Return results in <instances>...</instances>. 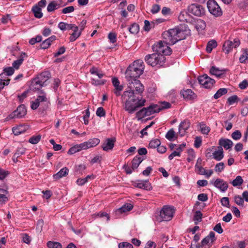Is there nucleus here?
Here are the masks:
<instances>
[{
  "mask_svg": "<svg viewBox=\"0 0 248 248\" xmlns=\"http://www.w3.org/2000/svg\"><path fill=\"white\" fill-rule=\"evenodd\" d=\"M186 31L178 28H174L164 32L163 38L166 42L160 41L152 46V49L158 54L164 55H170L171 49L167 45H173L178 41L186 38Z\"/></svg>",
  "mask_w": 248,
  "mask_h": 248,
  "instance_id": "f257e3e1",
  "label": "nucleus"
},
{
  "mask_svg": "<svg viewBox=\"0 0 248 248\" xmlns=\"http://www.w3.org/2000/svg\"><path fill=\"white\" fill-rule=\"evenodd\" d=\"M123 101H124V109L129 113L132 114L136 111L139 108L145 105L146 100L141 98L136 99L133 90L124 91L122 96Z\"/></svg>",
  "mask_w": 248,
  "mask_h": 248,
  "instance_id": "f03ea898",
  "label": "nucleus"
},
{
  "mask_svg": "<svg viewBox=\"0 0 248 248\" xmlns=\"http://www.w3.org/2000/svg\"><path fill=\"white\" fill-rule=\"evenodd\" d=\"M144 65L142 60L134 61L127 68L125 73V78L127 84H131L132 82L138 80V78L143 74Z\"/></svg>",
  "mask_w": 248,
  "mask_h": 248,
  "instance_id": "7ed1b4c3",
  "label": "nucleus"
},
{
  "mask_svg": "<svg viewBox=\"0 0 248 248\" xmlns=\"http://www.w3.org/2000/svg\"><path fill=\"white\" fill-rule=\"evenodd\" d=\"M145 62L149 65L159 67L165 63V57L162 54L157 53L147 55L144 58Z\"/></svg>",
  "mask_w": 248,
  "mask_h": 248,
  "instance_id": "20e7f679",
  "label": "nucleus"
},
{
  "mask_svg": "<svg viewBox=\"0 0 248 248\" xmlns=\"http://www.w3.org/2000/svg\"><path fill=\"white\" fill-rule=\"evenodd\" d=\"M174 213V209L173 207L164 205L160 210L159 216L156 217V219L159 222L170 221L172 219Z\"/></svg>",
  "mask_w": 248,
  "mask_h": 248,
  "instance_id": "39448f33",
  "label": "nucleus"
},
{
  "mask_svg": "<svg viewBox=\"0 0 248 248\" xmlns=\"http://www.w3.org/2000/svg\"><path fill=\"white\" fill-rule=\"evenodd\" d=\"M49 104V101L45 93H42L39 95L34 101L31 102V108L34 110L39 106H42L44 108H47Z\"/></svg>",
  "mask_w": 248,
  "mask_h": 248,
  "instance_id": "423d86ee",
  "label": "nucleus"
},
{
  "mask_svg": "<svg viewBox=\"0 0 248 248\" xmlns=\"http://www.w3.org/2000/svg\"><path fill=\"white\" fill-rule=\"evenodd\" d=\"M207 6L209 12L215 16H219L222 15V10L215 0H209L207 3Z\"/></svg>",
  "mask_w": 248,
  "mask_h": 248,
  "instance_id": "0eeeda50",
  "label": "nucleus"
},
{
  "mask_svg": "<svg viewBox=\"0 0 248 248\" xmlns=\"http://www.w3.org/2000/svg\"><path fill=\"white\" fill-rule=\"evenodd\" d=\"M187 11L189 13L197 16H201L204 14L205 10L200 5L192 4L188 7Z\"/></svg>",
  "mask_w": 248,
  "mask_h": 248,
  "instance_id": "6e6552de",
  "label": "nucleus"
},
{
  "mask_svg": "<svg viewBox=\"0 0 248 248\" xmlns=\"http://www.w3.org/2000/svg\"><path fill=\"white\" fill-rule=\"evenodd\" d=\"M198 81L200 84L204 88L210 89L215 83L214 79L210 78L207 75H203L198 78Z\"/></svg>",
  "mask_w": 248,
  "mask_h": 248,
  "instance_id": "1a4fd4ad",
  "label": "nucleus"
},
{
  "mask_svg": "<svg viewBox=\"0 0 248 248\" xmlns=\"http://www.w3.org/2000/svg\"><path fill=\"white\" fill-rule=\"evenodd\" d=\"M240 44V41L238 39H234L233 41L231 40L226 41L223 46L222 50L226 53H228L232 48L238 46Z\"/></svg>",
  "mask_w": 248,
  "mask_h": 248,
  "instance_id": "9d476101",
  "label": "nucleus"
},
{
  "mask_svg": "<svg viewBox=\"0 0 248 248\" xmlns=\"http://www.w3.org/2000/svg\"><path fill=\"white\" fill-rule=\"evenodd\" d=\"M27 110L24 105H21L17 108V109L10 114L8 118L12 119L14 118H20L26 115Z\"/></svg>",
  "mask_w": 248,
  "mask_h": 248,
  "instance_id": "9b49d317",
  "label": "nucleus"
},
{
  "mask_svg": "<svg viewBox=\"0 0 248 248\" xmlns=\"http://www.w3.org/2000/svg\"><path fill=\"white\" fill-rule=\"evenodd\" d=\"M128 88L130 89L129 90L134 91V94H141L144 90V86L140 83V80H136L135 81L132 82L131 84H127Z\"/></svg>",
  "mask_w": 248,
  "mask_h": 248,
  "instance_id": "f8f14e48",
  "label": "nucleus"
},
{
  "mask_svg": "<svg viewBox=\"0 0 248 248\" xmlns=\"http://www.w3.org/2000/svg\"><path fill=\"white\" fill-rule=\"evenodd\" d=\"M134 186L148 191L152 189V185L148 181L137 180L134 183Z\"/></svg>",
  "mask_w": 248,
  "mask_h": 248,
  "instance_id": "ddd939ff",
  "label": "nucleus"
},
{
  "mask_svg": "<svg viewBox=\"0 0 248 248\" xmlns=\"http://www.w3.org/2000/svg\"><path fill=\"white\" fill-rule=\"evenodd\" d=\"M100 141V140L98 138L90 139L88 141L81 143V145L83 150H87L96 146Z\"/></svg>",
  "mask_w": 248,
  "mask_h": 248,
  "instance_id": "4468645a",
  "label": "nucleus"
},
{
  "mask_svg": "<svg viewBox=\"0 0 248 248\" xmlns=\"http://www.w3.org/2000/svg\"><path fill=\"white\" fill-rule=\"evenodd\" d=\"M115 142V138L107 139L105 142H104L102 145L103 150L105 151H108L109 150H112L114 146Z\"/></svg>",
  "mask_w": 248,
  "mask_h": 248,
  "instance_id": "2eb2a0df",
  "label": "nucleus"
},
{
  "mask_svg": "<svg viewBox=\"0 0 248 248\" xmlns=\"http://www.w3.org/2000/svg\"><path fill=\"white\" fill-rule=\"evenodd\" d=\"M213 185L222 192L226 191L228 187V183L219 178L216 179L214 182Z\"/></svg>",
  "mask_w": 248,
  "mask_h": 248,
  "instance_id": "dca6fc26",
  "label": "nucleus"
},
{
  "mask_svg": "<svg viewBox=\"0 0 248 248\" xmlns=\"http://www.w3.org/2000/svg\"><path fill=\"white\" fill-rule=\"evenodd\" d=\"M112 82L113 85L115 87L113 92L117 95L119 96L121 95V92L123 90V86L120 85V82L117 78H113L112 79Z\"/></svg>",
  "mask_w": 248,
  "mask_h": 248,
  "instance_id": "f3484780",
  "label": "nucleus"
},
{
  "mask_svg": "<svg viewBox=\"0 0 248 248\" xmlns=\"http://www.w3.org/2000/svg\"><path fill=\"white\" fill-rule=\"evenodd\" d=\"M190 125V121L187 119L184 120L180 123L179 126V133L181 136H183L185 134Z\"/></svg>",
  "mask_w": 248,
  "mask_h": 248,
  "instance_id": "a211bd4d",
  "label": "nucleus"
},
{
  "mask_svg": "<svg viewBox=\"0 0 248 248\" xmlns=\"http://www.w3.org/2000/svg\"><path fill=\"white\" fill-rule=\"evenodd\" d=\"M27 57L28 56L26 53L21 52L18 59L12 63V67L14 69H18L25 59L27 58Z\"/></svg>",
  "mask_w": 248,
  "mask_h": 248,
  "instance_id": "6ab92c4d",
  "label": "nucleus"
},
{
  "mask_svg": "<svg viewBox=\"0 0 248 248\" xmlns=\"http://www.w3.org/2000/svg\"><path fill=\"white\" fill-rule=\"evenodd\" d=\"M62 0H60L59 2H58L55 0L51 1L47 7V11L48 12H51L63 6L64 5H62Z\"/></svg>",
  "mask_w": 248,
  "mask_h": 248,
  "instance_id": "aec40b11",
  "label": "nucleus"
},
{
  "mask_svg": "<svg viewBox=\"0 0 248 248\" xmlns=\"http://www.w3.org/2000/svg\"><path fill=\"white\" fill-rule=\"evenodd\" d=\"M219 144L223 146L225 149L228 150L232 147L233 142L229 139L221 138L219 140Z\"/></svg>",
  "mask_w": 248,
  "mask_h": 248,
  "instance_id": "412c9836",
  "label": "nucleus"
},
{
  "mask_svg": "<svg viewBox=\"0 0 248 248\" xmlns=\"http://www.w3.org/2000/svg\"><path fill=\"white\" fill-rule=\"evenodd\" d=\"M69 170L66 167L62 168L58 172L53 175V177L55 180H59L60 178L68 175Z\"/></svg>",
  "mask_w": 248,
  "mask_h": 248,
  "instance_id": "4be33fe9",
  "label": "nucleus"
},
{
  "mask_svg": "<svg viewBox=\"0 0 248 248\" xmlns=\"http://www.w3.org/2000/svg\"><path fill=\"white\" fill-rule=\"evenodd\" d=\"M50 76V73L47 71H45L42 72L37 78H38V79H39V80L44 85V86H45L46 85V82L49 78Z\"/></svg>",
  "mask_w": 248,
  "mask_h": 248,
  "instance_id": "5701e85b",
  "label": "nucleus"
},
{
  "mask_svg": "<svg viewBox=\"0 0 248 248\" xmlns=\"http://www.w3.org/2000/svg\"><path fill=\"white\" fill-rule=\"evenodd\" d=\"M27 129V126L24 125H20L16 127H14L12 129V131L15 135L17 136L24 133Z\"/></svg>",
  "mask_w": 248,
  "mask_h": 248,
  "instance_id": "b1692460",
  "label": "nucleus"
},
{
  "mask_svg": "<svg viewBox=\"0 0 248 248\" xmlns=\"http://www.w3.org/2000/svg\"><path fill=\"white\" fill-rule=\"evenodd\" d=\"M147 112V115L150 116L155 113H157L160 111V108L158 105H151L147 108H145Z\"/></svg>",
  "mask_w": 248,
  "mask_h": 248,
  "instance_id": "393cba45",
  "label": "nucleus"
},
{
  "mask_svg": "<svg viewBox=\"0 0 248 248\" xmlns=\"http://www.w3.org/2000/svg\"><path fill=\"white\" fill-rule=\"evenodd\" d=\"M143 158L139 155L136 156L132 160V168L133 170L138 168L139 165L143 161Z\"/></svg>",
  "mask_w": 248,
  "mask_h": 248,
  "instance_id": "a878e982",
  "label": "nucleus"
},
{
  "mask_svg": "<svg viewBox=\"0 0 248 248\" xmlns=\"http://www.w3.org/2000/svg\"><path fill=\"white\" fill-rule=\"evenodd\" d=\"M181 94L185 98L189 100L193 99L195 95L191 89L183 90L181 91Z\"/></svg>",
  "mask_w": 248,
  "mask_h": 248,
  "instance_id": "bb28decb",
  "label": "nucleus"
},
{
  "mask_svg": "<svg viewBox=\"0 0 248 248\" xmlns=\"http://www.w3.org/2000/svg\"><path fill=\"white\" fill-rule=\"evenodd\" d=\"M225 70H220L215 66H212L210 70V72L212 75H215L217 77H220L224 74Z\"/></svg>",
  "mask_w": 248,
  "mask_h": 248,
  "instance_id": "cd10ccee",
  "label": "nucleus"
},
{
  "mask_svg": "<svg viewBox=\"0 0 248 248\" xmlns=\"http://www.w3.org/2000/svg\"><path fill=\"white\" fill-rule=\"evenodd\" d=\"M90 72L92 75L97 76L99 79L102 78L104 76V73L96 67H92L90 70Z\"/></svg>",
  "mask_w": 248,
  "mask_h": 248,
  "instance_id": "c85d7f7f",
  "label": "nucleus"
},
{
  "mask_svg": "<svg viewBox=\"0 0 248 248\" xmlns=\"http://www.w3.org/2000/svg\"><path fill=\"white\" fill-rule=\"evenodd\" d=\"M82 150L83 149L81 143L76 144L69 149L68 151V154L69 155H73L77 152H79Z\"/></svg>",
  "mask_w": 248,
  "mask_h": 248,
  "instance_id": "c756f323",
  "label": "nucleus"
},
{
  "mask_svg": "<svg viewBox=\"0 0 248 248\" xmlns=\"http://www.w3.org/2000/svg\"><path fill=\"white\" fill-rule=\"evenodd\" d=\"M31 87L35 90H39L44 85L40 82L37 78H34L31 82Z\"/></svg>",
  "mask_w": 248,
  "mask_h": 248,
  "instance_id": "7c9ffc66",
  "label": "nucleus"
},
{
  "mask_svg": "<svg viewBox=\"0 0 248 248\" xmlns=\"http://www.w3.org/2000/svg\"><path fill=\"white\" fill-rule=\"evenodd\" d=\"M213 157L217 161L221 160L224 155H223V151L222 148L218 151H216L213 153Z\"/></svg>",
  "mask_w": 248,
  "mask_h": 248,
  "instance_id": "2f4dec72",
  "label": "nucleus"
},
{
  "mask_svg": "<svg viewBox=\"0 0 248 248\" xmlns=\"http://www.w3.org/2000/svg\"><path fill=\"white\" fill-rule=\"evenodd\" d=\"M32 11L35 17L40 18L43 16L41 8L39 7V6L35 5L33 6L32 8Z\"/></svg>",
  "mask_w": 248,
  "mask_h": 248,
  "instance_id": "473e14b6",
  "label": "nucleus"
},
{
  "mask_svg": "<svg viewBox=\"0 0 248 248\" xmlns=\"http://www.w3.org/2000/svg\"><path fill=\"white\" fill-rule=\"evenodd\" d=\"M133 206L131 203H125L121 208H120L118 211L120 213H124L127 211H129L132 209Z\"/></svg>",
  "mask_w": 248,
  "mask_h": 248,
  "instance_id": "72a5a7b5",
  "label": "nucleus"
},
{
  "mask_svg": "<svg viewBox=\"0 0 248 248\" xmlns=\"http://www.w3.org/2000/svg\"><path fill=\"white\" fill-rule=\"evenodd\" d=\"M217 46V43L214 40L209 41L206 46V51L208 53H211L213 49Z\"/></svg>",
  "mask_w": 248,
  "mask_h": 248,
  "instance_id": "f704fd0d",
  "label": "nucleus"
},
{
  "mask_svg": "<svg viewBox=\"0 0 248 248\" xmlns=\"http://www.w3.org/2000/svg\"><path fill=\"white\" fill-rule=\"evenodd\" d=\"M194 27L198 31H201L205 28V23L202 20L199 19L197 21Z\"/></svg>",
  "mask_w": 248,
  "mask_h": 248,
  "instance_id": "c9c22d12",
  "label": "nucleus"
},
{
  "mask_svg": "<svg viewBox=\"0 0 248 248\" xmlns=\"http://www.w3.org/2000/svg\"><path fill=\"white\" fill-rule=\"evenodd\" d=\"M228 92V89L226 88H220L214 94V98L216 99L220 97L223 95L226 94Z\"/></svg>",
  "mask_w": 248,
  "mask_h": 248,
  "instance_id": "e433bc0d",
  "label": "nucleus"
},
{
  "mask_svg": "<svg viewBox=\"0 0 248 248\" xmlns=\"http://www.w3.org/2000/svg\"><path fill=\"white\" fill-rule=\"evenodd\" d=\"M128 31L131 33L137 34L140 31L139 25L137 23H133L128 28Z\"/></svg>",
  "mask_w": 248,
  "mask_h": 248,
  "instance_id": "4c0bfd02",
  "label": "nucleus"
},
{
  "mask_svg": "<svg viewBox=\"0 0 248 248\" xmlns=\"http://www.w3.org/2000/svg\"><path fill=\"white\" fill-rule=\"evenodd\" d=\"M210 241V240L208 238V237L206 236L202 241L201 246H197L196 248H201L202 247H205V248H209Z\"/></svg>",
  "mask_w": 248,
  "mask_h": 248,
  "instance_id": "58836bf2",
  "label": "nucleus"
},
{
  "mask_svg": "<svg viewBox=\"0 0 248 248\" xmlns=\"http://www.w3.org/2000/svg\"><path fill=\"white\" fill-rule=\"evenodd\" d=\"M243 180L241 176H237L232 182L234 186H240L243 183Z\"/></svg>",
  "mask_w": 248,
  "mask_h": 248,
  "instance_id": "ea45409f",
  "label": "nucleus"
},
{
  "mask_svg": "<svg viewBox=\"0 0 248 248\" xmlns=\"http://www.w3.org/2000/svg\"><path fill=\"white\" fill-rule=\"evenodd\" d=\"M8 192L6 190L0 188V202H4L7 200V198L6 195Z\"/></svg>",
  "mask_w": 248,
  "mask_h": 248,
  "instance_id": "a19ab883",
  "label": "nucleus"
},
{
  "mask_svg": "<svg viewBox=\"0 0 248 248\" xmlns=\"http://www.w3.org/2000/svg\"><path fill=\"white\" fill-rule=\"evenodd\" d=\"M239 60L241 63H246L248 62V50H244L242 54L241 55Z\"/></svg>",
  "mask_w": 248,
  "mask_h": 248,
  "instance_id": "79ce46f5",
  "label": "nucleus"
},
{
  "mask_svg": "<svg viewBox=\"0 0 248 248\" xmlns=\"http://www.w3.org/2000/svg\"><path fill=\"white\" fill-rule=\"evenodd\" d=\"M86 168V166L84 164L77 165L75 167V171L77 174H82Z\"/></svg>",
  "mask_w": 248,
  "mask_h": 248,
  "instance_id": "37998d69",
  "label": "nucleus"
},
{
  "mask_svg": "<svg viewBox=\"0 0 248 248\" xmlns=\"http://www.w3.org/2000/svg\"><path fill=\"white\" fill-rule=\"evenodd\" d=\"M202 214L200 211H197L194 216L193 220L195 224H197L199 222L202 221Z\"/></svg>",
  "mask_w": 248,
  "mask_h": 248,
  "instance_id": "c03bdc74",
  "label": "nucleus"
},
{
  "mask_svg": "<svg viewBox=\"0 0 248 248\" xmlns=\"http://www.w3.org/2000/svg\"><path fill=\"white\" fill-rule=\"evenodd\" d=\"M73 31L74 32L72 33L69 38L70 42H73L75 41L81 34V31H78V29L74 30Z\"/></svg>",
  "mask_w": 248,
  "mask_h": 248,
  "instance_id": "a18cd8bd",
  "label": "nucleus"
},
{
  "mask_svg": "<svg viewBox=\"0 0 248 248\" xmlns=\"http://www.w3.org/2000/svg\"><path fill=\"white\" fill-rule=\"evenodd\" d=\"M161 144L160 141L158 139H154L150 141L149 144V147L151 148H155L159 146Z\"/></svg>",
  "mask_w": 248,
  "mask_h": 248,
  "instance_id": "49530a36",
  "label": "nucleus"
},
{
  "mask_svg": "<svg viewBox=\"0 0 248 248\" xmlns=\"http://www.w3.org/2000/svg\"><path fill=\"white\" fill-rule=\"evenodd\" d=\"M3 73L0 74V91L2 90L5 85H7L9 83L10 79L7 80L2 79Z\"/></svg>",
  "mask_w": 248,
  "mask_h": 248,
  "instance_id": "de8ad7c7",
  "label": "nucleus"
},
{
  "mask_svg": "<svg viewBox=\"0 0 248 248\" xmlns=\"http://www.w3.org/2000/svg\"><path fill=\"white\" fill-rule=\"evenodd\" d=\"M48 248H62V245L59 242L49 241L47 243Z\"/></svg>",
  "mask_w": 248,
  "mask_h": 248,
  "instance_id": "09e8293b",
  "label": "nucleus"
},
{
  "mask_svg": "<svg viewBox=\"0 0 248 248\" xmlns=\"http://www.w3.org/2000/svg\"><path fill=\"white\" fill-rule=\"evenodd\" d=\"M234 200L235 202L239 206H244V200L242 197L239 195H235L234 197Z\"/></svg>",
  "mask_w": 248,
  "mask_h": 248,
  "instance_id": "8fccbe9b",
  "label": "nucleus"
},
{
  "mask_svg": "<svg viewBox=\"0 0 248 248\" xmlns=\"http://www.w3.org/2000/svg\"><path fill=\"white\" fill-rule=\"evenodd\" d=\"M200 128L201 132L203 134H208L210 131V127L203 123L200 124Z\"/></svg>",
  "mask_w": 248,
  "mask_h": 248,
  "instance_id": "3c124183",
  "label": "nucleus"
},
{
  "mask_svg": "<svg viewBox=\"0 0 248 248\" xmlns=\"http://www.w3.org/2000/svg\"><path fill=\"white\" fill-rule=\"evenodd\" d=\"M147 112L146 111V109L145 108H142L141 109H140V111L137 112L136 115L137 117H140V118H144L146 116H148V115L147 114Z\"/></svg>",
  "mask_w": 248,
  "mask_h": 248,
  "instance_id": "603ef678",
  "label": "nucleus"
},
{
  "mask_svg": "<svg viewBox=\"0 0 248 248\" xmlns=\"http://www.w3.org/2000/svg\"><path fill=\"white\" fill-rule=\"evenodd\" d=\"M41 137V136L39 135L32 136L29 139V142L33 144H36L40 140Z\"/></svg>",
  "mask_w": 248,
  "mask_h": 248,
  "instance_id": "864d4df0",
  "label": "nucleus"
},
{
  "mask_svg": "<svg viewBox=\"0 0 248 248\" xmlns=\"http://www.w3.org/2000/svg\"><path fill=\"white\" fill-rule=\"evenodd\" d=\"M175 135V131L172 129H170L166 134V138L170 141H172Z\"/></svg>",
  "mask_w": 248,
  "mask_h": 248,
  "instance_id": "5fc2aeb1",
  "label": "nucleus"
},
{
  "mask_svg": "<svg viewBox=\"0 0 248 248\" xmlns=\"http://www.w3.org/2000/svg\"><path fill=\"white\" fill-rule=\"evenodd\" d=\"M195 170L199 174L204 175L205 173L206 170L201 166L199 165L198 164H196Z\"/></svg>",
  "mask_w": 248,
  "mask_h": 248,
  "instance_id": "6e6d98bb",
  "label": "nucleus"
},
{
  "mask_svg": "<svg viewBox=\"0 0 248 248\" xmlns=\"http://www.w3.org/2000/svg\"><path fill=\"white\" fill-rule=\"evenodd\" d=\"M15 70L13 67H8L4 68L3 73H5L8 76L12 75L14 73Z\"/></svg>",
  "mask_w": 248,
  "mask_h": 248,
  "instance_id": "4d7b16f0",
  "label": "nucleus"
},
{
  "mask_svg": "<svg viewBox=\"0 0 248 248\" xmlns=\"http://www.w3.org/2000/svg\"><path fill=\"white\" fill-rule=\"evenodd\" d=\"M158 107L160 108V111L163 109H167L170 108L171 104L167 102H162L160 103V105H158Z\"/></svg>",
  "mask_w": 248,
  "mask_h": 248,
  "instance_id": "13d9d810",
  "label": "nucleus"
},
{
  "mask_svg": "<svg viewBox=\"0 0 248 248\" xmlns=\"http://www.w3.org/2000/svg\"><path fill=\"white\" fill-rule=\"evenodd\" d=\"M238 100V97L236 95H234L229 97L227 99V103L229 105H232L234 103L236 102Z\"/></svg>",
  "mask_w": 248,
  "mask_h": 248,
  "instance_id": "bf43d9fd",
  "label": "nucleus"
},
{
  "mask_svg": "<svg viewBox=\"0 0 248 248\" xmlns=\"http://www.w3.org/2000/svg\"><path fill=\"white\" fill-rule=\"evenodd\" d=\"M242 137V134L239 130H236L232 134V137L234 140H238Z\"/></svg>",
  "mask_w": 248,
  "mask_h": 248,
  "instance_id": "052dcab7",
  "label": "nucleus"
},
{
  "mask_svg": "<svg viewBox=\"0 0 248 248\" xmlns=\"http://www.w3.org/2000/svg\"><path fill=\"white\" fill-rule=\"evenodd\" d=\"M108 38L111 43H114L117 41V34L115 32H110L108 35Z\"/></svg>",
  "mask_w": 248,
  "mask_h": 248,
  "instance_id": "680f3d73",
  "label": "nucleus"
},
{
  "mask_svg": "<svg viewBox=\"0 0 248 248\" xmlns=\"http://www.w3.org/2000/svg\"><path fill=\"white\" fill-rule=\"evenodd\" d=\"M51 43H52L47 38L41 44V48L42 49L47 48L51 45Z\"/></svg>",
  "mask_w": 248,
  "mask_h": 248,
  "instance_id": "e2e57ef3",
  "label": "nucleus"
},
{
  "mask_svg": "<svg viewBox=\"0 0 248 248\" xmlns=\"http://www.w3.org/2000/svg\"><path fill=\"white\" fill-rule=\"evenodd\" d=\"M224 168V164L223 162H220L216 164L215 170L216 172H221Z\"/></svg>",
  "mask_w": 248,
  "mask_h": 248,
  "instance_id": "0e129e2a",
  "label": "nucleus"
},
{
  "mask_svg": "<svg viewBox=\"0 0 248 248\" xmlns=\"http://www.w3.org/2000/svg\"><path fill=\"white\" fill-rule=\"evenodd\" d=\"M26 150V148L23 147H18L17 148L15 154H16V155L19 157L20 155L25 154Z\"/></svg>",
  "mask_w": 248,
  "mask_h": 248,
  "instance_id": "69168bd1",
  "label": "nucleus"
},
{
  "mask_svg": "<svg viewBox=\"0 0 248 248\" xmlns=\"http://www.w3.org/2000/svg\"><path fill=\"white\" fill-rule=\"evenodd\" d=\"M105 111L102 107H99L97 109L96 114L97 116L101 117L105 116Z\"/></svg>",
  "mask_w": 248,
  "mask_h": 248,
  "instance_id": "338daca9",
  "label": "nucleus"
},
{
  "mask_svg": "<svg viewBox=\"0 0 248 248\" xmlns=\"http://www.w3.org/2000/svg\"><path fill=\"white\" fill-rule=\"evenodd\" d=\"M119 248H133V247L129 243L123 242L119 244Z\"/></svg>",
  "mask_w": 248,
  "mask_h": 248,
  "instance_id": "774afa93",
  "label": "nucleus"
}]
</instances>
